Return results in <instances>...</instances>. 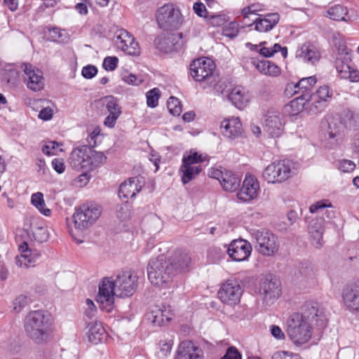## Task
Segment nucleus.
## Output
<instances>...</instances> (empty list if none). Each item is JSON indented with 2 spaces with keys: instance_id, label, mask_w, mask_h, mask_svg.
<instances>
[{
  "instance_id": "1",
  "label": "nucleus",
  "mask_w": 359,
  "mask_h": 359,
  "mask_svg": "<svg viewBox=\"0 0 359 359\" xmlns=\"http://www.w3.org/2000/svg\"><path fill=\"white\" fill-rule=\"evenodd\" d=\"M137 288V277L131 271L118 273L116 279L104 278L99 285L97 302L102 310L110 312L114 304V297L132 296Z\"/></svg>"
},
{
  "instance_id": "2",
  "label": "nucleus",
  "mask_w": 359,
  "mask_h": 359,
  "mask_svg": "<svg viewBox=\"0 0 359 359\" xmlns=\"http://www.w3.org/2000/svg\"><path fill=\"white\" fill-rule=\"evenodd\" d=\"M318 304L306 302L302 307L301 313H294L290 316L287 323V332L297 345H302L309 341L312 336L313 322L322 320Z\"/></svg>"
},
{
  "instance_id": "3",
  "label": "nucleus",
  "mask_w": 359,
  "mask_h": 359,
  "mask_svg": "<svg viewBox=\"0 0 359 359\" xmlns=\"http://www.w3.org/2000/svg\"><path fill=\"white\" fill-rule=\"evenodd\" d=\"M27 337L36 344H43L50 339L53 323L48 312L43 310L30 311L24 320Z\"/></svg>"
},
{
  "instance_id": "4",
  "label": "nucleus",
  "mask_w": 359,
  "mask_h": 359,
  "mask_svg": "<svg viewBox=\"0 0 359 359\" xmlns=\"http://www.w3.org/2000/svg\"><path fill=\"white\" fill-rule=\"evenodd\" d=\"M107 157L88 145H81L73 149L68 158L70 166L76 170H88L93 167L103 164Z\"/></svg>"
},
{
  "instance_id": "5",
  "label": "nucleus",
  "mask_w": 359,
  "mask_h": 359,
  "mask_svg": "<svg viewBox=\"0 0 359 359\" xmlns=\"http://www.w3.org/2000/svg\"><path fill=\"white\" fill-rule=\"evenodd\" d=\"M148 279L152 285L166 287L175 276V269L164 255L150 259L147 266Z\"/></svg>"
},
{
  "instance_id": "6",
  "label": "nucleus",
  "mask_w": 359,
  "mask_h": 359,
  "mask_svg": "<svg viewBox=\"0 0 359 359\" xmlns=\"http://www.w3.org/2000/svg\"><path fill=\"white\" fill-rule=\"evenodd\" d=\"M215 65L207 57H201L190 64V74L198 82L205 83L208 86L215 85L216 76L214 74Z\"/></svg>"
},
{
  "instance_id": "7",
  "label": "nucleus",
  "mask_w": 359,
  "mask_h": 359,
  "mask_svg": "<svg viewBox=\"0 0 359 359\" xmlns=\"http://www.w3.org/2000/svg\"><path fill=\"white\" fill-rule=\"evenodd\" d=\"M294 168V162L288 159L274 161L265 168L262 177L268 183H282L292 175Z\"/></svg>"
},
{
  "instance_id": "8",
  "label": "nucleus",
  "mask_w": 359,
  "mask_h": 359,
  "mask_svg": "<svg viewBox=\"0 0 359 359\" xmlns=\"http://www.w3.org/2000/svg\"><path fill=\"white\" fill-rule=\"evenodd\" d=\"M158 26L165 30L178 29L184 22L180 8L172 4H164L156 12Z\"/></svg>"
},
{
  "instance_id": "9",
  "label": "nucleus",
  "mask_w": 359,
  "mask_h": 359,
  "mask_svg": "<svg viewBox=\"0 0 359 359\" xmlns=\"http://www.w3.org/2000/svg\"><path fill=\"white\" fill-rule=\"evenodd\" d=\"M253 237L257 243L256 250L262 255L270 257L278 252L280 248L278 238L271 231L257 230L254 232Z\"/></svg>"
},
{
  "instance_id": "10",
  "label": "nucleus",
  "mask_w": 359,
  "mask_h": 359,
  "mask_svg": "<svg viewBox=\"0 0 359 359\" xmlns=\"http://www.w3.org/2000/svg\"><path fill=\"white\" fill-rule=\"evenodd\" d=\"M101 210L95 203H86L76 210L74 215V222L76 229L85 230L93 225L99 218Z\"/></svg>"
},
{
  "instance_id": "11",
  "label": "nucleus",
  "mask_w": 359,
  "mask_h": 359,
  "mask_svg": "<svg viewBox=\"0 0 359 359\" xmlns=\"http://www.w3.org/2000/svg\"><path fill=\"white\" fill-rule=\"evenodd\" d=\"M320 130L325 140L340 144L344 139V128L339 118L327 116L320 123Z\"/></svg>"
},
{
  "instance_id": "12",
  "label": "nucleus",
  "mask_w": 359,
  "mask_h": 359,
  "mask_svg": "<svg viewBox=\"0 0 359 359\" xmlns=\"http://www.w3.org/2000/svg\"><path fill=\"white\" fill-rule=\"evenodd\" d=\"M264 131L271 137H279L284 133L285 121L280 113L269 110L263 118Z\"/></svg>"
},
{
  "instance_id": "13",
  "label": "nucleus",
  "mask_w": 359,
  "mask_h": 359,
  "mask_svg": "<svg viewBox=\"0 0 359 359\" xmlns=\"http://www.w3.org/2000/svg\"><path fill=\"white\" fill-rule=\"evenodd\" d=\"M243 290L235 280H228L224 283L218 291L219 299L224 304L234 306L239 303Z\"/></svg>"
},
{
  "instance_id": "14",
  "label": "nucleus",
  "mask_w": 359,
  "mask_h": 359,
  "mask_svg": "<svg viewBox=\"0 0 359 359\" xmlns=\"http://www.w3.org/2000/svg\"><path fill=\"white\" fill-rule=\"evenodd\" d=\"M24 72V82L27 87L37 92L43 89L44 86V79L42 72L29 63H24L21 65Z\"/></svg>"
},
{
  "instance_id": "15",
  "label": "nucleus",
  "mask_w": 359,
  "mask_h": 359,
  "mask_svg": "<svg viewBox=\"0 0 359 359\" xmlns=\"http://www.w3.org/2000/svg\"><path fill=\"white\" fill-rule=\"evenodd\" d=\"M260 295L266 304L273 303L280 295V283L271 276L262 280L259 287Z\"/></svg>"
},
{
  "instance_id": "16",
  "label": "nucleus",
  "mask_w": 359,
  "mask_h": 359,
  "mask_svg": "<svg viewBox=\"0 0 359 359\" xmlns=\"http://www.w3.org/2000/svg\"><path fill=\"white\" fill-rule=\"evenodd\" d=\"M114 42L118 49L130 55H137L140 50L134 37L126 29H118L114 33Z\"/></svg>"
},
{
  "instance_id": "17",
  "label": "nucleus",
  "mask_w": 359,
  "mask_h": 359,
  "mask_svg": "<svg viewBox=\"0 0 359 359\" xmlns=\"http://www.w3.org/2000/svg\"><path fill=\"white\" fill-rule=\"evenodd\" d=\"M341 298L346 310L359 312V281L346 284L342 289Z\"/></svg>"
},
{
  "instance_id": "18",
  "label": "nucleus",
  "mask_w": 359,
  "mask_h": 359,
  "mask_svg": "<svg viewBox=\"0 0 359 359\" xmlns=\"http://www.w3.org/2000/svg\"><path fill=\"white\" fill-rule=\"evenodd\" d=\"M173 311L170 306H155L146 314V320L153 326L161 327L172 319Z\"/></svg>"
},
{
  "instance_id": "19",
  "label": "nucleus",
  "mask_w": 359,
  "mask_h": 359,
  "mask_svg": "<svg viewBox=\"0 0 359 359\" xmlns=\"http://www.w3.org/2000/svg\"><path fill=\"white\" fill-rule=\"evenodd\" d=\"M252 245L247 241L240 239L231 241L228 249L229 256L236 262L245 261L250 256Z\"/></svg>"
},
{
  "instance_id": "20",
  "label": "nucleus",
  "mask_w": 359,
  "mask_h": 359,
  "mask_svg": "<svg viewBox=\"0 0 359 359\" xmlns=\"http://www.w3.org/2000/svg\"><path fill=\"white\" fill-rule=\"evenodd\" d=\"M259 191V184L257 180L252 175H246L237 197L242 201H250L258 196Z\"/></svg>"
},
{
  "instance_id": "21",
  "label": "nucleus",
  "mask_w": 359,
  "mask_h": 359,
  "mask_svg": "<svg viewBox=\"0 0 359 359\" xmlns=\"http://www.w3.org/2000/svg\"><path fill=\"white\" fill-rule=\"evenodd\" d=\"M109 115L104 121V125L108 128H114L122 111L117 99L113 96H107L102 100Z\"/></svg>"
},
{
  "instance_id": "22",
  "label": "nucleus",
  "mask_w": 359,
  "mask_h": 359,
  "mask_svg": "<svg viewBox=\"0 0 359 359\" xmlns=\"http://www.w3.org/2000/svg\"><path fill=\"white\" fill-rule=\"evenodd\" d=\"M175 359H204L203 350L189 340L181 342Z\"/></svg>"
},
{
  "instance_id": "23",
  "label": "nucleus",
  "mask_w": 359,
  "mask_h": 359,
  "mask_svg": "<svg viewBox=\"0 0 359 359\" xmlns=\"http://www.w3.org/2000/svg\"><path fill=\"white\" fill-rule=\"evenodd\" d=\"M222 134L230 140H235L242 135L243 127L238 117H231L221 123Z\"/></svg>"
},
{
  "instance_id": "24",
  "label": "nucleus",
  "mask_w": 359,
  "mask_h": 359,
  "mask_svg": "<svg viewBox=\"0 0 359 359\" xmlns=\"http://www.w3.org/2000/svg\"><path fill=\"white\" fill-rule=\"evenodd\" d=\"M332 90L327 85L319 87L316 93L311 97V110L315 113L322 111L325 107V102L332 97Z\"/></svg>"
},
{
  "instance_id": "25",
  "label": "nucleus",
  "mask_w": 359,
  "mask_h": 359,
  "mask_svg": "<svg viewBox=\"0 0 359 359\" xmlns=\"http://www.w3.org/2000/svg\"><path fill=\"white\" fill-rule=\"evenodd\" d=\"M297 56L307 64L315 65L320 60L321 54L317 46L307 42L297 50Z\"/></svg>"
},
{
  "instance_id": "26",
  "label": "nucleus",
  "mask_w": 359,
  "mask_h": 359,
  "mask_svg": "<svg viewBox=\"0 0 359 359\" xmlns=\"http://www.w3.org/2000/svg\"><path fill=\"white\" fill-rule=\"evenodd\" d=\"M279 20L280 15L278 13H270L259 15V17L253 22V25L256 31L268 32L278 23Z\"/></svg>"
},
{
  "instance_id": "27",
  "label": "nucleus",
  "mask_w": 359,
  "mask_h": 359,
  "mask_svg": "<svg viewBox=\"0 0 359 359\" xmlns=\"http://www.w3.org/2000/svg\"><path fill=\"white\" fill-rule=\"evenodd\" d=\"M142 187V181L137 177L130 178L128 181L124 182L120 185L119 198L127 201L129 198L135 197L141 191Z\"/></svg>"
},
{
  "instance_id": "28",
  "label": "nucleus",
  "mask_w": 359,
  "mask_h": 359,
  "mask_svg": "<svg viewBox=\"0 0 359 359\" xmlns=\"http://www.w3.org/2000/svg\"><path fill=\"white\" fill-rule=\"evenodd\" d=\"M20 255L16 256L15 264L20 267L27 268L34 266L39 257V254L33 252L28 249L27 244L24 243L20 245Z\"/></svg>"
},
{
  "instance_id": "29",
  "label": "nucleus",
  "mask_w": 359,
  "mask_h": 359,
  "mask_svg": "<svg viewBox=\"0 0 359 359\" xmlns=\"http://www.w3.org/2000/svg\"><path fill=\"white\" fill-rule=\"evenodd\" d=\"M229 99L238 109H243L250 102V97L244 88L237 86L231 90L229 95Z\"/></svg>"
},
{
  "instance_id": "30",
  "label": "nucleus",
  "mask_w": 359,
  "mask_h": 359,
  "mask_svg": "<svg viewBox=\"0 0 359 359\" xmlns=\"http://www.w3.org/2000/svg\"><path fill=\"white\" fill-rule=\"evenodd\" d=\"M177 273L184 271L191 262V258L187 252L182 250H176L171 259H168Z\"/></svg>"
},
{
  "instance_id": "31",
  "label": "nucleus",
  "mask_w": 359,
  "mask_h": 359,
  "mask_svg": "<svg viewBox=\"0 0 359 359\" xmlns=\"http://www.w3.org/2000/svg\"><path fill=\"white\" fill-rule=\"evenodd\" d=\"M317 79L315 76L302 78L297 83L291 82L287 84L286 91L293 92V94H298L310 90V88L316 83Z\"/></svg>"
},
{
  "instance_id": "32",
  "label": "nucleus",
  "mask_w": 359,
  "mask_h": 359,
  "mask_svg": "<svg viewBox=\"0 0 359 359\" xmlns=\"http://www.w3.org/2000/svg\"><path fill=\"white\" fill-rule=\"evenodd\" d=\"M252 64L255 66L256 69L262 74L277 76L280 74V67L275 63L269 60H257L255 58L252 59Z\"/></svg>"
},
{
  "instance_id": "33",
  "label": "nucleus",
  "mask_w": 359,
  "mask_h": 359,
  "mask_svg": "<svg viewBox=\"0 0 359 359\" xmlns=\"http://www.w3.org/2000/svg\"><path fill=\"white\" fill-rule=\"evenodd\" d=\"M308 231L312 238V245L319 248L323 245L324 228L322 222L313 219L309 225Z\"/></svg>"
},
{
  "instance_id": "34",
  "label": "nucleus",
  "mask_w": 359,
  "mask_h": 359,
  "mask_svg": "<svg viewBox=\"0 0 359 359\" xmlns=\"http://www.w3.org/2000/svg\"><path fill=\"white\" fill-rule=\"evenodd\" d=\"M241 177L230 170H224V175L222 180L221 185L226 191H235L241 185Z\"/></svg>"
},
{
  "instance_id": "35",
  "label": "nucleus",
  "mask_w": 359,
  "mask_h": 359,
  "mask_svg": "<svg viewBox=\"0 0 359 359\" xmlns=\"http://www.w3.org/2000/svg\"><path fill=\"white\" fill-rule=\"evenodd\" d=\"M105 334V330L101 323L94 322L88 324L87 334L89 341L97 344L102 341Z\"/></svg>"
},
{
  "instance_id": "36",
  "label": "nucleus",
  "mask_w": 359,
  "mask_h": 359,
  "mask_svg": "<svg viewBox=\"0 0 359 359\" xmlns=\"http://www.w3.org/2000/svg\"><path fill=\"white\" fill-rule=\"evenodd\" d=\"M176 39L177 36L174 35H161L155 39L154 43L158 50L164 53H169L175 49L174 41Z\"/></svg>"
},
{
  "instance_id": "37",
  "label": "nucleus",
  "mask_w": 359,
  "mask_h": 359,
  "mask_svg": "<svg viewBox=\"0 0 359 359\" xmlns=\"http://www.w3.org/2000/svg\"><path fill=\"white\" fill-rule=\"evenodd\" d=\"M202 171L201 165H191L182 163L180 172H181L182 182L186 184L194 180Z\"/></svg>"
},
{
  "instance_id": "38",
  "label": "nucleus",
  "mask_w": 359,
  "mask_h": 359,
  "mask_svg": "<svg viewBox=\"0 0 359 359\" xmlns=\"http://www.w3.org/2000/svg\"><path fill=\"white\" fill-rule=\"evenodd\" d=\"M343 128L349 130H356L359 128V113L351 111L349 109L344 110L340 118Z\"/></svg>"
},
{
  "instance_id": "39",
  "label": "nucleus",
  "mask_w": 359,
  "mask_h": 359,
  "mask_svg": "<svg viewBox=\"0 0 359 359\" xmlns=\"http://www.w3.org/2000/svg\"><path fill=\"white\" fill-rule=\"evenodd\" d=\"M302 95L296 97L295 99L291 100L284 107V112L291 116H296L300 113L304 106V98L301 97Z\"/></svg>"
},
{
  "instance_id": "40",
  "label": "nucleus",
  "mask_w": 359,
  "mask_h": 359,
  "mask_svg": "<svg viewBox=\"0 0 359 359\" xmlns=\"http://www.w3.org/2000/svg\"><path fill=\"white\" fill-rule=\"evenodd\" d=\"M348 14L347 8L342 5H334L330 8L327 11V16L333 20L345 21L348 20L346 16Z\"/></svg>"
},
{
  "instance_id": "41",
  "label": "nucleus",
  "mask_w": 359,
  "mask_h": 359,
  "mask_svg": "<svg viewBox=\"0 0 359 359\" xmlns=\"http://www.w3.org/2000/svg\"><path fill=\"white\" fill-rule=\"evenodd\" d=\"M208 156L200 154L196 151L190 150L189 153L184 154L182 163L191 165H199L198 163L206 161Z\"/></svg>"
},
{
  "instance_id": "42",
  "label": "nucleus",
  "mask_w": 359,
  "mask_h": 359,
  "mask_svg": "<svg viewBox=\"0 0 359 359\" xmlns=\"http://www.w3.org/2000/svg\"><path fill=\"white\" fill-rule=\"evenodd\" d=\"M32 204L35 206L39 211L45 216L50 215V210L46 207V203L43 199V195L41 192H36L32 195L31 197Z\"/></svg>"
},
{
  "instance_id": "43",
  "label": "nucleus",
  "mask_w": 359,
  "mask_h": 359,
  "mask_svg": "<svg viewBox=\"0 0 359 359\" xmlns=\"http://www.w3.org/2000/svg\"><path fill=\"white\" fill-rule=\"evenodd\" d=\"M227 21V15L223 13L211 14L206 17V22L213 27L223 26Z\"/></svg>"
},
{
  "instance_id": "44",
  "label": "nucleus",
  "mask_w": 359,
  "mask_h": 359,
  "mask_svg": "<svg viewBox=\"0 0 359 359\" xmlns=\"http://www.w3.org/2000/svg\"><path fill=\"white\" fill-rule=\"evenodd\" d=\"M167 107L173 116H180L182 111L180 101L175 97H170L167 102Z\"/></svg>"
},
{
  "instance_id": "45",
  "label": "nucleus",
  "mask_w": 359,
  "mask_h": 359,
  "mask_svg": "<svg viewBox=\"0 0 359 359\" xmlns=\"http://www.w3.org/2000/svg\"><path fill=\"white\" fill-rule=\"evenodd\" d=\"M3 79L10 86H15L20 81V75L16 69H11L5 71Z\"/></svg>"
},
{
  "instance_id": "46",
  "label": "nucleus",
  "mask_w": 359,
  "mask_h": 359,
  "mask_svg": "<svg viewBox=\"0 0 359 359\" xmlns=\"http://www.w3.org/2000/svg\"><path fill=\"white\" fill-rule=\"evenodd\" d=\"M161 92L158 88H154L147 93V104L151 108L156 107L158 104Z\"/></svg>"
},
{
  "instance_id": "47",
  "label": "nucleus",
  "mask_w": 359,
  "mask_h": 359,
  "mask_svg": "<svg viewBox=\"0 0 359 359\" xmlns=\"http://www.w3.org/2000/svg\"><path fill=\"white\" fill-rule=\"evenodd\" d=\"M31 298L25 294L18 295L13 302V309L15 311L20 312L23 308L30 304Z\"/></svg>"
},
{
  "instance_id": "48",
  "label": "nucleus",
  "mask_w": 359,
  "mask_h": 359,
  "mask_svg": "<svg viewBox=\"0 0 359 359\" xmlns=\"http://www.w3.org/2000/svg\"><path fill=\"white\" fill-rule=\"evenodd\" d=\"M222 34L229 38H234L238 34V24L236 22H230L222 29Z\"/></svg>"
},
{
  "instance_id": "49",
  "label": "nucleus",
  "mask_w": 359,
  "mask_h": 359,
  "mask_svg": "<svg viewBox=\"0 0 359 359\" xmlns=\"http://www.w3.org/2000/svg\"><path fill=\"white\" fill-rule=\"evenodd\" d=\"M332 205L328 200H321L316 202L309 207V212L311 213H316L319 211H323L327 208H332Z\"/></svg>"
},
{
  "instance_id": "50",
  "label": "nucleus",
  "mask_w": 359,
  "mask_h": 359,
  "mask_svg": "<svg viewBox=\"0 0 359 359\" xmlns=\"http://www.w3.org/2000/svg\"><path fill=\"white\" fill-rule=\"evenodd\" d=\"M336 69L341 79H347L351 67L344 62H337Z\"/></svg>"
},
{
  "instance_id": "51",
  "label": "nucleus",
  "mask_w": 359,
  "mask_h": 359,
  "mask_svg": "<svg viewBox=\"0 0 359 359\" xmlns=\"http://www.w3.org/2000/svg\"><path fill=\"white\" fill-rule=\"evenodd\" d=\"M337 168L342 172H349L355 169V164L351 160L341 159L337 161Z\"/></svg>"
},
{
  "instance_id": "52",
  "label": "nucleus",
  "mask_w": 359,
  "mask_h": 359,
  "mask_svg": "<svg viewBox=\"0 0 359 359\" xmlns=\"http://www.w3.org/2000/svg\"><path fill=\"white\" fill-rule=\"evenodd\" d=\"M118 57L113 56H107L104 59L102 67L107 71H114L118 66Z\"/></svg>"
},
{
  "instance_id": "53",
  "label": "nucleus",
  "mask_w": 359,
  "mask_h": 359,
  "mask_svg": "<svg viewBox=\"0 0 359 359\" xmlns=\"http://www.w3.org/2000/svg\"><path fill=\"white\" fill-rule=\"evenodd\" d=\"M263 6L259 4H252L248 6L244 7L241 11V14L244 18H248L250 14H257L258 11L262 10Z\"/></svg>"
},
{
  "instance_id": "54",
  "label": "nucleus",
  "mask_w": 359,
  "mask_h": 359,
  "mask_svg": "<svg viewBox=\"0 0 359 359\" xmlns=\"http://www.w3.org/2000/svg\"><path fill=\"white\" fill-rule=\"evenodd\" d=\"M337 48L338 53L339 55L344 56V60L345 62L351 60V50H349L344 42H339V45H335Z\"/></svg>"
},
{
  "instance_id": "55",
  "label": "nucleus",
  "mask_w": 359,
  "mask_h": 359,
  "mask_svg": "<svg viewBox=\"0 0 359 359\" xmlns=\"http://www.w3.org/2000/svg\"><path fill=\"white\" fill-rule=\"evenodd\" d=\"M86 304L87 307L85 309L84 314L89 319H91L95 317L97 313V308L93 302L90 299L86 300Z\"/></svg>"
},
{
  "instance_id": "56",
  "label": "nucleus",
  "mask_w": 359,
  "mask_h": 359,
  "mask_svg": "<svg viewBox=\"0 0 359 359\" xmlns=\"http://www.w3.org/2000/svg\"><path fill=\"white\" fill-rule=\"evenodd\" d=\"M193 9L194 13L201 18H204L206 20V17L209 16L205 6L201 2L194 3Z\"/></svg>"
},
{
  "instance_id": "57",
  "label": "nucleus",
  "mask_w": 359,
  "mask_h": 359,
  "mask_svg": "<svg viewBox=\"0 0 359 359\" xmlns=\"http://www.w3.org/2000/svg\"><path fill=\"white\" fill-rule=\"evenodd\" d=\"M300 273L307 278H313L316 276V271L311 264H305V266L302 264Z\"/></svg>"
},
{
  "instance_id": "58",
  "label": "nucleus",
  "mask_w": 359,
  "mask_h": 359,
  "mask_svg": "<svg viewBox=\"0 0 359 359\" xmlns=\"http://www.w3.org/2000/svg\"><path fill=\"white\" fill-rule=\"evenodd\" d=\"M97 73V69L94 65H87L83 67L81 71L82 76L88 79L93 78Z\"/></svg>"
},
{
  "instance_id": "59",
  "label": "nucleus",
  "mask_w": 359,
  "mask_h": 359,
  "mask_svg": "<svg viewBox=\"0 0 359 359\" xmlns=\"http://www.w3.org/2000/svg\"><path fill=\"white\" fill-rule=\"evenodd\" d=\"M221 359H242L241 355L234 346L229 347Z\"/></svg>"
},
{
  "instance_id": "60",
  "label": "nucleus",
  "mask_w": 359,
  "mask_h": 359,
  "mask_svg": "<svg viewBox=\"0 0 359 359\" xmlns=\"http://www.w3.org/2000/svg\"><path fill=\"white\" fill-rule=\"evenodd\" d=\"M81 2L78 3L75 5V10L81 15H86L88 13V6H91L90 0L81 1Z\"/></svg>"
},
{
  "instance_id": "61",
  "label": "nucleus",
  "mask_w": 359,
  "mask_h": 359,
  "mask_svg": "<svg viewBox=\"0 0 359 359\" xmlns=\"http://www.w3.org/2000/svg\"><path fill=\"white\" fill-rule=\"evenodd\" d=\"M59 146V144L54 141H50L42 147V152L46 155L55 154V149Z\"/></svg>"
},
{
  "instance_id": "62",
  "label": "nucleus",
  "mask_w": 359,
  "mask_h": 359,
  "mask_svg": "<svg viewBox=\"0 0 359 359\" xmlns=\"http://www.w3.org/2000/svg\"><path fill=\"white\" fill-rule=\"evenodd\" d=\"M159 346V351L157 352L156 355H161L162 359H165L171 351V344L168 342H161Z\"/></svg>"
},
{
  "instance_id": "63",
  "label": "nucleus",
  "mask_w": 359,
  "mask_h": 359,
  "mask_svg": "<svg viewBox=\"0 0 359 359\" xmlns=\"http://www.w3.org/2000/svg\"><path fill=\"white\" fill-rule=\"evenodd\" d=\"M52 167L59 174H62L65 170V165L62 158H54L52 161Z\"/></svg>"
},
{
  "instance_id": "64",
  "label": "nucleus",
  "mask_w": 359,
  "mask_h": 359,
  "mask_svg": "<svg viewBox=\"0 0 359 359\" xmlns=\"http://www.w3.org/2000/svg\"><path fill=\"white\" fill-rule=\"evenodd\" d=\"M117 217L121 220H126L130 216L129 207L128 205H121L116 212Z\"/></svg>"
}]
</instances>
